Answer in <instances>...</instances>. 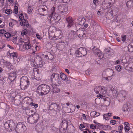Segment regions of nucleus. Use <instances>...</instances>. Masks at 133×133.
<instances>
[{
	"label": "nucleus",
	"mask_w": 133,
	"mask_h": 133,
	"mask_svg": "<svg viewBox=\"0 0 133 133\" xmlns=\"http://www.w3.org/2000/svg\"><path fill=\"white\" fill-rule=\"evenodd\" d=\"M50 87L45 84L39 85L37 88V92L39 95H44L48 94L50 91Z\"/></svg>",
	"instance_id": "obj_1"
},
{
	"label": "nucleus",
	"mask_w": 133,
	"mask_h": 133,
	"mask_svg": "<svg viewBox=\"0 0 133 133\" xmlns=\"http://www.w3.org/2000/svg\"><path fill=\"white\" fill-rule=\"evenodd\" d=\"M121 61L123 63L122 65L125 69L130 71H133V62H127V60L124 57L122 58Z\"/></svg>",
	"instance_id": "obj_2"
},
{
	"label": "nucleus",
	"mask_w": 133,
	"mask_h": 133,
	"mask_svg": "<svg viewBox=\"0 0 133 133\" xmlns=\"http://www.w3.org/2000/svg\"><path fill=\"white\" fill-rule=\"evenodd\" d=\"M26 128L23 122L18 123L15 128V131L17 133H24Z\"/></svg>",
	"instance_id": "obj_3"
},
{
	"label": "nucleus",
	"mask_w": 133,
	"mask_h": 133,
	"mask_svg": "<svg viewBox=\"0 0 133 133\" xmlns=\"http://www.w3.org/2000/svg\"><path fill=\"white\" fill-rule=\"evenodd\" d=\"M4 127L7 130L10 132L14 130L15 127V123L9 120L7 121L4 124Z\"/></svg>",
	"instance_id": "obj_4"
},
{
	"label": "nucleus",
	"mask_w": 133,
	"mask_h": 133,
	"mask_svg": "<svg viewBox=\"0 0 133 133\" xmlns=\"http://www.w3.org/2000/svg\"><path fill=\"white\" fill-rule=\"evenodd\" d=\"M39 118V115L37 114H35L33 115L29 116L28 117L27 121L29 123L34 124L37 122Z\"/></svg>",
	"instance_id": "obj_5"
},
{
	"label": "nucleus",
	"mask_w": 133,
	"mask_h": 133,
	"mask_svg": "<svg viewBox=\"0 0 133 133\" xmlns=\"http://www.w3.org/2000/svg\"><path fill=\"white\" fill-rule=\"evenodd\" d=\"M94 91L96 94L100 93L105 95L107 93V90L106 88L100 85L95 87L94 89Z\"/></svg>",
	"instance_id": "obj_6"
},
{
	"label": "nucleus",
	"mask_w": 133,
	"mask_h": 133,
	"mask_svg": "<svg viewBox=\"0 0 133 133\" xmlns=\"http://www.w3.org/2000/svg\"><path fill=\"white\" fill-rule=\"evenodd\" d=\"M29 84V81L28 80L27 77L24 76L21 78V88L23 90H24L26 88L28 85Z\"/></svg>",
	"instance_id": "obj_7"
},
{
	"label": "nucleus",
	"mask_w": 133,
	"mask_h": 133,
	"mask_svg": "<svg viewBox=\"0 0 133 133\" xmlns=\"http://www.w3.org/2000/svg\"><path fill=\"white\" fill-rule=\"evenodd\" d=\"M128 94L127 91L122 90L118 93L117 97L119 101L122 102L125 100Z\"/></svg>",
	"instance_id": "obj_8"
},
{
	"label": "nucleus",
	"mask_w": 133,
	"mask_h": 133,
	"mask_svg": "<svg viewBox=\"0 0 133 133\" xmlns=\"http://www.w3.org/2000/svg\"><path fill=\"white\" fill-rule=\"evenodd\" d=\"M68 8L67 5L65 4H62L59 6V13L64 15L68 13Z\"/></svg>",
	"instance_id": "obj_9"
},
{
	"label": "nucleus",
	"mask_w": 133,
	"mask_h": 133,
	"mask_svg": "<svg viewBox=\"0 0 133 133\" xmlns=\"http://www.w3.org/2000/svg\"><path fill=\"white\" fill-rule=\"evenodd\" d=\"M68 126V122L66 120H63L61 123L59 130L61 133H65L66 131V129Z\"/></svg>",
	"instance_id": "obj_10"
},
{
	"label": "nucleus",
	"mask_w": 133,
	"mask_h": 133,
	"mask_svg": "<svg viewBox=\"0 0 133 133\" xmlns=\"http://www.w3.org/2000/svg\"><path fill=\"white\" fill-rule=\"evenodd\" d=\"M87 51L86 48L83 47L79 48L76 51V55L78 57L84 56L87 54Z\"/></svg>",
	"instance_id": "obj_11"
},
{
	"label": "nucleus",
	"mask_w": 133,
	"mask_h": 133,
	"mask_svg": "<svg viewBox=\"0 0 133 133\" xmlns=\"http://www.w3.org/2000/svg\"><path fill=\"white\" fill-rule=\"evenodd\" d=\"M34 62L36 63V65H35V67H41L43 66V62L41 56L39 55L36 56V57L34 59Z\"/></svg>",
	"instance_id": "obj_12"
},
{
	"label": "nucleus",
	"mask_w": 133,
	"mask_h": 133,
	"mask_svg": "<svg viewBox=\"0 0 133 133\" xmlns=\"http://www.w3.org/2000/svg\"><path fill=\"white\" fill-rule=\"evenodd\" d=\"M93 52L96 56H98L101 59L103 57V55L100 50L97 47L94 46L92 49Z\"/></svg>",
	"instance_id": "obj_13"
},
{
	"label": "nucleus",
	"mask_w": 133,
	"mask_h": 133,
	"mask_svg": "<svg viewBox=\"0 0 133 133\" xmlns=\"http://www.w3.org/2000/svg\"><path fill=\"white\" fill-rule=\"evenodd\" d=\"M86 31L83 28H80L77 31V35L80 38H81L82 37H84L86 36Z\"/></svg>",
	"instance_id": "obj_14"
},
{
	"label": "nucleus",
	"mask_w": 133,
	"mask_h": 133,
	"mask_svg": "<svg viewBox=\"0 0 133 133\" xmlns=\"http://www.w3.org/2000/svg\"><path fill=\"white\" fill-rule=\"evenodd\" d=\"M66 36L69 40L72 41L77 37V35L75 32L71 31Z\"/></svg>",
	"instance_id": "obj_15"
},
{
	"label": "nucleus",
	"mask_w": 133,
	"mask_h": 133,
	"mask_svg": "<svg viewBox=\"0 0 133 133\" xmlns=\"http://www.w3.org/2000/svg\"><path fill=\"white\" fill-rule=\"evenodd\" d=\"M66 22L67 26L69 28L72 26L74 23V21L70 17H69L66 18Z\"/></svg>",
	"instance_id": "obj_16"
},
{
	"label": "nucleus",
	"mask_w": 133,
	"mask_h": 133,
	"mask_svg": "<svg viewBox=\"0 0 133 133\" xmlns=\"http://www.w3.org/2000/svg\"><path fill=\"white\" fill-rule=\"evenodd\" d=\"M47 8L45 5H41L39 6L38 11L40 14L45 13L46 10H47Z\"/></svg>",
	"instance_id": "obj_17"
},
{
	"label": "nucleus",
	"mask_w": 133,
	"mask_h": 133,
	"mask_svg": "<svg viewBox=\"0 0 133 133\" xmlns=\"http://www.w3.org/2000/svg\"><path fill=\"white\" fill-rule=\"evenodd\" d=\"M43 55L46 58L50 60H51L54 57L53 56L50 52L47 51L44 52Z\"/></svg>",
	"instance_id": "obj_18"
},
{
	"label": "nucleus",
	"mask_w": 133,
	"mask_h": 133,
	"mask_svg": "<svg viewBox=\"0 0 133 133\" xmlns=\"http://www.w3.org/2000/svg\"><path fill=\"white\" fill-rule=\"evenodd\" d=\"M16 72H14L13 73H10L9 76V79L11 81H13L16 78Z\"/></svg>",
	"instance_id": "obj_19"
},
{
	"label": "nucleus",
	"mask_w": 133,
	"mask_h": 133,
	"mask_svg": "<svg viewBox=\"0 0 133 133\" xmlns=\"http://www.w3.org/2000/svg\"><path fill=\"white\" fill-rule=\"evenodd\" d=\"M60 78L63 81H68L67 76L63 73H61L60 74Z\"/></svg>",
	"instance_id": "obj_20"
},
{
	"label": "nucleus",
	"mask_w": 133,
	"mask_h": 133,
	"mask_svg": "<svg viewBox=\"0 0 133 133\" xmlns=\"http://www.w3.org/2000/svg\"><path fill=\"white\" fill-rule=\"evenodd\" d=\"M49 108L51 110L53 109L54 110H56L57 109L58 106L56 103L52 104L49 106Z\"/></svg>",
	"instance_id": "obj_21"
},
{
	"label": "nucleus",
	"mask_w": 133,
	"mask_h": 133,
	"mask_svg": "<svg viewBox=\"0 0 133 133\" xmlns=\"http://www.w3.org/2000/svg\"><path fill=\"white\" fill-rule=\"evenodd\" d=\"M77 21L79 25H84L85 22V19L84 18H79L77 20Z\"/></svg>",
	"instance_id": "obj_22"
},
{
	"label": "nucleus",
	"mask_w": 133,
	"mask_h": 133,
	"mask_svg": "<svg viewBox=\"0 0 133 133\" xmlns=\"http://www.w3.org/2000/svg\"><path fill=\"white\" fill-rule=\"evenodd\" d=\"M126 5L128 8H131L133 6V1H128L126 3Z\"/></svg>",
	"instance_id": "obj_23"
},
{
	"label": "nucleus",
	"mask_w": 133,
	"mask_h": 133,
	"mask_svg": "<svg viewBox=\"0 0 133 133\" xmlns=\"http://www.w3.org/2000/svg\"><path fill=\"white\" fill-rule=\"evenodd\" d=\"M98 95H97V97H99V98H101L103 99L104 101H106V97L105 96L101 95V94L99 93Z\"/></svg>",
	"instance_id": "obj_24"
},
{
	"label": "nucleus",
	"mask_w": 133,
	"mask_h": 133,
	"mask_svg": "<svg viewBox=\"0 0 133 133\" xmlns=\"http://www.w3.org/2000/svg\"><path fill=\"white\" fill-rule=\"evenodd\" d=\"M128 51L130 52H133V46L131 44L128 45Z\"/></svg>",
	"instance_id": "obj_25"
},
{
	"label": "nucleus",
	"mask_w": 133,
	"mask_h": 133,
	"mask_svg": "<svg viewBox=\"0 0 133 133\" xmlns=\"http://www.w3.org/2000/svg\"><path fill=\"white\" fill-rule=\"evenodd\" d=\"M27 111H29V116H32L35 114H36V113H35V111H34L32 109H29V110H26V112Z\"/></svg>",
	"instance_id": "obj_26"
},
{
	"label": "nucleus",
	"mask_w": 133,
	"mask_h": 133,
	"mask_svg": "<svg viewBox=\"0 0 133 133\" xmlns=\"http://www.w3.org/2000/svg\"><path fill=\"white\" fill-rule=\"evenodd\" d=\"M36 131L38 132H41L42 130V128L40 125L38 126L37 125L36 127Z\"/></svg>",
	"instance_id": "obj_27"
},
{
	"label": "nucleus",
	"mask_w": 133,
	"mask_h": 133,
	"mask_svg": "<svg viewBox=\"0 0 133 133\" xmlns=\"http://www.w3.org/2000/svg\"><path fill=\"white\" fill-rule=\"evenodd\" d=\"M115 68L118 72H119L122 69V67L120 65H117L115 66Z\"/></svg>",
	"instance_id": "obj_28"
},
{
	"label": "nucleus",
	"mask_w": 133,
	"mask_h": 133,
	"mask_svg": "<svg viewBox=\"0 0 133 133\" xmlns=\"http://www.w3.org/2000/svg\"><path fill=\"white\" fill-rule=\"evenodd\" d=\"M75 128L73 126H72L70 128V130L69 129L67 130V132L68 133H71L74 130Z\"/></svg>",
	"instance_id": "obj_29"
},
{
	"label": "nucleus",
	"mask_w": 133,
	"mask_h": 133,
	"mask_svg": "<svg viewBox=\"0 0 133 133\" xmlns=\"http://www.w3.org/2000/svg\"><path fill=\"white\" fill-rule=\"evenodd\" d=\"M128 107L127 104H125L123 105V110L124 111H128Z\"/></svg>",
	"instance_id": "obj_30"
},
{
	"label": "nucleus",
	"mask_w": 133,
	"mask_h": 133,
	"mask_svg": "<svg viewBox=\"0 0 133 133\" xmlns=\"http://www.w3.org/2000/svg\"><path fill=\"white\" fill-rule=\"evenodd\" d=\"M11 57H12L13 59L16 58L17 57H18L17 53L16 52H14L11 54Z\"/></svg>",
	"instance_id": "obj_31"
},
{
	"label": "nucleus",
	"mask_w": 133,
	"mask_h": 133,
	"mask_svg": "<svg viewBox=\"0 0 133 133\" xmlns=\"http://www.w3.org/2000/svg\"><path fill=\"white\" fill-rule=\"evenodd\" d=\"M14 63L15 64L18 63L20 61V58L19 56H18L16 58L14 59Z\"/></svg>",
	"instance_id": "obj_32"
},
{
	"label": "nucleus",
	"mask_w": 133,
	"mask_h": 133,
	"mask_svg": "<svg viewBox=\"0 0 133 133\" xmlns=\"http://www.w3.org/2000/svg\"><path fill=\"white\" fill-rule=\"evenodd\" d=\"M22 20L24 23V26H28L27 21L25 19H24V17H23V18L22 19Z\"/></svg>",
	"instance_id": "obj_33"
},
{
	"label": "nucleus",
	"mask_w": 133,
	"mask_h": 133,
	"mask_svg": "<svg viewBox=\"0 0 133 133\" xmlns=\"http://www.w3.org/2000/svg\"><path fill=\"white\" fill-rule=\"evenodd\" d=\"M21 42L22 43V44H21L20 46V47H23V49H25V46H26L25 44H26V42H25L23 41H21Z\"/></svg>",
	"instance_id": "obj_34"
},
{
	"label": "nucleus",
	"mask_w": 133,
	"mask_h": 133,
	"mask_svg": "<svg viewBox=\"0 0 133 133\" xmlns=\"http://www.w3.org/2000/svg\"><path fill=\"white\" fill-rule=\"evenodd\" d=\"M111 128V127L109 125H105L104 128V130H107L110 129Z\"/></svg>",
	"instance_id": "obj_35"
},
{
	"label": "nucleus",
	"mask_w": 133,
	"mask_h": 133,
	"mask_svg": "<svg viewBox=\"0 0 133 133\" xmlns=\"http://www.w3.org/2000/svg\"><path fill=\"white\" fill-rule=\"evenodd\" d=\"M58 77V74H53L51 76V79L52 80L54 78H57Z\"/></svg>",
	"instance_id": "obj_36"
},
{
	"label": "nucleus",
	"mask_w": 133,
	"mask_h": 133,
	"mask_svg": "<svg viewBox=\"0 0 133 133\" xmlns=\"http://www.w3.org/2000/svg\"><path fill=\"white\" fill-rule=\"evenodd\" d=\"M27 33V31L26 29L23 30L21 32V35L23 36L26 35Z\"/></svg>",
	"instance_id": "obj_37"
},
{
	"label": "nucleus",
	"mask_w": 133,
	"mask_h": 133,
	"mask_svg": "<svg viewBox=\"0 0 133 133\" xmlns=\"http://www.w3.org/2000/svg\"><path fill=\"white\" fill-rule=\"evenodd\" d=\"M8 65L10 66L8 68L9 70H10L11 69H13L14 66L11 64L9 62H8Z\"/></svg>",
	"instance_id": "obj_38"
},
{
	"label": "nucleus",
	"mask_w": 133,
	"mask_h": 133,
	"mask_svg": "<svg viewBox=\"0 0 133 133\" xmlns=\"http://www.w3.org/2000/svg\"><path fill=\"white\" fill-rule=\"evenodd\" d=\"M90 128L92 129H95L96 128V126L94 124H90Z\"/></svg>",
	"instance_id": "obj_39"
},
{
	"label": "nucleus",
	"mask_w": 133,
	"mask_h": 133,
	"mask_svg": "<svg viewBox=\"0 0 133 133\" xmlns=\"http://www.w3.org/2000/svg\"><path fill=\"white\" fill-rule=\"evenodd\" d=\"M32 7L30 6H29L28 8V13L30 14L32 11Z\"/></svg>",
	"instance_id": "obj_40"
},
{
	"label": "nucleus",
	"mask_w": 133,
	"mask_h": 133,
	"mask_svg": "<svg viewBox=\"0 0 133 133\" xmlns=\"http://www.w3.org/2000/svg\"><path fill=\"white\" fill-rule=\"evenodd\" d=\"M112 50L110 48L105 50V51L106 52V54H107L106 56H107V54L108 53L110 52Z\"/></svg>",
	"instance_id": "obj_41"
},
{
	"label": "nucleus",
	"mask_w": 133,
	"mask_h": 133,
	"mask_svg": "<svg viewBox=\"0 0 133 133\" xmlns=\"http://www.w3.org/2000/svg\"><path fill=\"white\" fill-rule=\"evenodd\" d=\"M108 87H109L110 89V90L112 91L113 90H114V89L115 88V87L112 86V85H108Z\"/></svg>",
	"instance_id": "obj_42"
},
{
	"label": "nucleus",
	"mask_w": 133,
	"mask_h": 133,
	"mask_svg": "<svg viewBox=\"0 0 133 133\" xmlns=\"http://www.w3.org/2000/svg\"><path fill=\"white\" fill-rule=\"evenodd\" d=\"M11 13V10L10 9H7L5 11V13L7 14H10Z\"/></svg>",
	"instance_id": "obj_43"
},
{
	"label": "nucleus",
	"mask_w": 133,
	"mask_h": 133,
	"mask_svg": "<svg viewBox=\"0 0 133 133\" xmlns=\"http://www.w3.org/2000/svg\"><path fill=\"white\" fill-rule=\"evenodd\" d=\"M26 46H25V49H29L31 48V46L30 45V44L26 43V44H25Z\"/></svg>",
	"instance_id": "obj_44"
},
{
	"label": "nucleus",
	"mask_w": 133,
	"mask_h": 133,
	"mask_svg": "<svg viewBox=\"0 0 133 133\" xmlns=\"http://www.w3.org/2000/svg\"><path fill=\"white\" fill-rule=\"evenodd\" d=\"M130 128L129 126H125L124 127V129L126 132H128Z\"/></svg>",
	"instance_id": "obj_45"
},
{
	"label": "nucleus",
	"mask_w": 133,
	"mask_h": 133,
	"mask_svg": "<svg viewBox=\"0 0 133 133\" xmlns=\"http://www.w3.org/2000/svg\"><path fill=\"white\" fill-rule=\"evenodd\" d=\"M59 33L60 35L59 36V39H61L63 37L62 33V31L59 29Z\"/></svg>",
	"instance_id": "obj_46"
},
{
	"label": "nucleus",
	"mask_w": 133,
	"mask_h": 133,
	"mask_svg": "<svg viewBox=\"0 0 133 133\" xmlns=\"http://www.w3.org/2000/svg\"><path fill=\"white\" fill-rule=\"evenodd\" d=\"M4 36L6 38H8L10 37H11V35L9 33L7 32L5 34Z\"/></svg>",
	"instance_id": "obj_47"
},
{
	"label": "nucleus",
	"mask_w": 133,
	"mask_h": 133,
	"mask_svg": "<svg viewBox=\"0 0 133 133\" xmlns=\"http://www.w3.org/2000/svg\"><path fill=\"white\" fill-rule=\"evenodd\" d=\"M14 12L16 14L18 12V8L17 6H15Z\"/></svg>",
	"instance_id": "obj_48"
},
{
	"label": "nucleus",
	"mask_w": 133,
	"mask_h": 133,
	"mask_svg": "<svg viewBox=\"0 0 133 133\" xmlns=\"http://www.w3.org/2000/svg\"><path fill=\"white\" fill-rule=\"evenodd\" d=\"M98 124V127L104 130V128L105 125L101 124L100 123Z\"/></svg>",
	"instance_id": "obj_49"
},
{
	"label": "nucleus",
	"mask_w": 133,
	"mask_h": 133,
	"mask_svg": "<svg viewBox=\"0 0 133 133\" xmlns=\"http://www.w3.org/2000/svg\"><path fill=\"white\" fill-rule=\"evenodd\" d=\"M70 1V0H59V2H60L61 3L62 2L66 3Z\"/></svg>",
	"instance_id": "obj_50"
},
{
	"label": "nucleus",
	"mask_w": 133,
	"mask_h": 133,
	"mask_svg": "<svg viewBox=\"0 0 133 133\" xmlns=\"http://www.w3.org/2000/svg\"><path fill=\"white\" fill-rule=\"evenodd\" d=\"M98 0H93V3L94 5L95 6L97 5V4H98Z\"/></svg>",
	"instance_id": "obj_51"
},
{
	"label": "nucleus",
	"mask_w": 133,
	"mask_h": 133,
	"mask_svg": "<svg viewBox=\"0 0 133 133\" xmlns=\"http://www.w3.org/2000/svg\"><path fill=\"white\" fill-rule=\"evenodd\" d=\"M105 102V105L106 106H109L110 105V103L108 101H107V99H106V101H104Z\"/></svg>",
	"instance_id": "obj_52"
},
{
	"label": "nucleus",
	"mask_w": 133,
	"mask_h": 133,
	"mask_svg": "<svg viewBox=\"0 0 133 133\" xmlns=\"http://www.w3.org/2000/svg\"><path fill=\"white\" fill-rule=\"evenodd\" d=\"M119 131H118L119 132L122 133V130L123 129V125H121L119 127Z\"/></svg>",
	"instance_id": "obj_53"
},
{
	"label": "nucleus",
	"mask_w": 133,
	"mask_h": 133,
	"mask_svg": "<svg viewBox=\"0 0 133 133\" xmlns=\"http://www.w3.org/2000/svg\"><path fill=\"white\" fill-rule=\"evenodd\" d=\"M105 79L108 82H109L111 79V78L109 77H104Z\"/></svg>",
	"instance_id": "obj_54"
},
{
	"label": "nucleus",
	"mask_w": 133,
	"mask_h": 133,
	"mask_svg": "<svg viewBox=\"0 0 133 133\" xmlns=\"http://www.w3.org/2000/svg\"><path fill=\"white\" fill-rule=\"evenodd\" d=\"M116 123V121L115 120H111L110 121V123L112 125H114Z\"/></svg>",
	"instance_id": "obj_55"
},
{
	"label": "nucleus",
	"mask_w": 133,
	"mask_h": 133,
	"mask_svg": "<svg viewBox=\"0 0 133 133\" xmlns=\"http://www.w3.org/2000/svg\"><path fill=\"white\" fill-rule=\"evenodd\" d=\"M103 117L104 119H105L106 120H107L106 118H108L109 117H108V115L107 114H104L103 115Z\"/></svg>",
	"instance_id": "obj_56"
},
{
	"label": "nucleus",
	"mask_w": 133,
	"mask_h": 133,
	"mask_svg": "<svg viewBox=\"0 0 133 133\" xmlns=\"http://www.w3.org/2000/svg\"><path fill=\"white\" fill-rule=\"evenodd\" d=\"M23 15V14L22 13L21 14H20L19 16V18L20 19V20H19L20 21H22V18H23V17H24V16H23V17L22 16Z\"/></svg>",
	"instance_id": "obj_57"
},
{
	"label": "nucleus",
	"mask_w": 133,
	"mask_h": 133,
	"mask_svg": "<svg viewBox=\"0 0 133 133\" xmlns=\"http://www.w3.org/2000/svg\"><path fill=\"white\" fill-rule=\"evenodd\" d=\"M53 91L54 93H57L58 92L57 88L56 87H54V88Z\"/></svg>",
	"instance_id": "obj_58"
},
{
	"label": "nucleus",
	"mask_w": 133,
	"mask_h": 133,
	"mask_svg": "<svg viewBox=\"0 0 133 133\" xmlns=\"http://www.w3.org/2000/svg\"><path fill=\"white\" fill-rule=\"evenodd\" d=\"M51 10H52L53 11L51 12V15H53L54 14V11H55V8L53 7L52 8H51Z\"/></svg>",
	"instance_id": "obj_59"
},
{
	"label": "nucleus",
	"mask_w": 133,
	"mask_h": 133,
	"mask_svg": "<svg viewBox=\"0 0 133 133\" xmlns=\"http://www.w3.org/2000/svg\"><path fill=\"white\" fill-rule=\"evenodd\" d=\"M112 93H113V95H115L117 93V91L116 90V88H115L112 91Z\"/></svg>",
	"instance_id": "obj_60"
},
{
	"label": "nucleus",
	"mask_w": 133,
	"mask_h": 133,
	"mask_svg": "<svg viewBox=\"0 0 133 133\" xmlns=\"http://www.w3.org/2000/svg\"><path fill=\"white\" fill-rule=\"evenodd\" d=\"M36 36L37 37V38L39 39H40L42 38V37L38 34H36Z\"/></svg>",
	"instance_id": "obj_61"
},
{
	"label": "nucleus",
	"mask_w": 133,
	"mask_h": 133,
	"mask_svg": "<svg viewBox=\"0 0 133 133\" xmlns=\"http://www.w3.org/2000/svg\"><path fill=\"white\" fill-rule=\"evenodd\" d=\"M120 61L119 60H117L115 62V64H120Z\"/></svg>",
	"instance_id": "obj_62"
},
{
	"label": "nucleus",
	"mask_w": 133,
	"mask_h": 133,
	"mask_svg": "<svg viewBox=\"0 0 133 133\" xmlns=\"http://www.w3.org/2000/svg\"><path fill=\"white\" fill-rule=\"evenodd\" d=\"M126 39L125 36H122V40L123 42L125 41Z\"/></svg>",
	"instance_id": "obj_63"
},
{
	"label": "nucleus",
	"mask_w": 133,
	"mask_h": 133,
	"mask_svg": "<svg viewBox=\"0 0 133 133\" xmlns=\"http://www.w3.org/2000/svg\"><path fill=\"white\" fill-rule=\"evenodd\" d=\"M111 133H122L117 131H111Z\"/></svg>",
	"instance_id": "obj_64"
}]
</instances>
